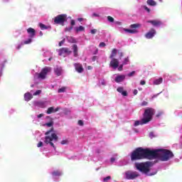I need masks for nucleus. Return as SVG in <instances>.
<instances>
[{"label":"nucleus","mask_w":182,"mask_h":182,"mask_svg":"<svg viewBox=\"0 0 182 182\" xmlns=\"http://www.w3.org/2000/svg\"><path fill=\"white\" fill-rule=\"evenodd\" d=\"M174 157L173 151L168 149H143L141 147L136 149L131 154V160H142L147 159L148 160H154L159 159L161 161H168Z\"/></svg>","instance_id":"obj_1"},{"label":"nucleus","mask_w":182,"mask_h":182,"mask_svg":"<svg viewBox=\"0 0 182 182\" xmlns=\"http://www.w3.org/2000/svg\"><path fill=\"white\" fill-rule=\"evenodd\" d=\"M53 132V127H52L50 130L47 131L45 134L46 135L44 138V143L46 144H50L51 147H53L55 150H56V147L55 146V144H53V140L54 141H58L59 137L55 133L51 134V136H49L50 133Z\"/></svg>","instance_id":"obj_2"},{"label":"nucleus","mask_w":182,"mask_h":182,"mask_svg":"<svg viewBox=\"0 0 182 182\" xmlns=\"http://www.w3.org/2000/svg\"><path fill=\"white\" fill-rule=\"evenodd\" d=\"M151 166L152 164L150 161L135 164L136 170H139L141 173H144V174L150 173V167H151Z\"/></svg>","instance_id":"obj_3"},{"label":"nucleus","mask_w":182,"mask_h":182,"mask_svg":"<svg viewBox=\"0 0 182 182\" xmlns=\"http://www.w3.org/2000/svg\"><path fill=\"white\" fill-rule=\"evenodd\" d=\"M154 113H156V110L150 107L146 108L143 114L142 124L151 122L153 116H154Z\"/></svg>","instance_id":"obj_4"},{"label":"nucleus","mask_w":182,"mask_h":182,"mask_svg":"<svg viewBox=\"0 0 182 182\" xmlns=\"http://www.w3.org/2000/svg\"><path fill=\"white\" fill-rule=\"evenodd\" d=\"M54 23L56 25H61L62 26H64L65 22L68 21V15L66 14H60L55 16L54 18Z\"/></svg>","instance_id":"obj_5"},{"label":"nucleus","mask_w":182,"mask_h":182,"mask_svg":"<svg viewBox=\"0 0 182 182\" xmlns=\"http://www.w3.org/2000/svg\"><path fill=\"white\" fill-rule=\"evenodd\" d=\"M50 70V68H44L41 70L40 73H37V77L38 79H42L43 80L46 78V75H48V73Z\"/></svg>","instance_id":"obj_6"},{"label":"nucleus","mask_w":182,"mask_h":182,"mask_svg":"<svg viewBox=\"0 0 182 182\" xmlns=\"http://www.w3.org/2000/svg\"><path fill=\"white\" fill-rule=\"evenodd\" d=\"M137 177H139V173L136 171L126 173V178H127V180H134V178H137Z\"/></svg>","instance_id":"obj_7"},{"label":"nucleus","mask_w":182,"mask_h":182,"mask_svg":"<svg viewBox=\"0 0 182 182\" xmlns=\"http://www.w3.org/2000/svg\"><path fill=\"white\" fill-rule=\"evenodd\" d=\"M109 66L112 68V69H117V68H119V60L117 58H111Z\"/></svg>","instance_id":"obj_8"},{"label":"nucleus","mask_w":182,"mask_h":182,"mask_svg":"<svg viewBox=\"0 0 182 182\" xmlns=\"http://www.w3.org/2000/svg\"><path fill=\"white\" fill-rule=\"evenodd\" d=\"M72 51L68 48H62L58 50V55L59 56H62L63 55H70Z\"/></svg>","instance_id":"obj_9"},{"label":"nucleus","mask_w":182,"mask_h":182,"mask_svg":"<svg viewBox=\"0 0 182 182\" xmlns=\"http://www.w3.org/2000/svg\"><path fill=\"white\" fill-rule=\"evenodd\" d=\"M155 35L156 30L154 28H151L150 31L145 34V38H146V39H151L154 38Z\"/></svg>","instance_id":"obj_10"},{"label":"nucleus","mask_w":182,"mask_h":182,"mask_svg":"<svg viewBox=\"0 0 182 182\" xmlns=\"http://www.w3.org/2000/svg\"><path fill=\"white\" fill-rule=\"evenodd\" d=\"M74 67L77 73H83V65L80 63H74Z\"/></svg>","instance_id":"obj_11"},{"label":"nucleus","mask_w":182,"mask_h":182,"mask_svg":"<svg viewBox=\"0 0 182 182\" xmlns=\"http://www.w3.org/2000/svg\"><path fill=\"white\" fill-rule=\"evenodd\" d=\"M125 79H126V75H120L115 77L114 81L116 82V83H120L123 82Z\"/></svg>","instance_id":"obj_12"},{"label":"nucleus","mask_w":182,"mask_h":182,"mask_svg":"<svg viewBox=\"0 0 182 182\" xmlns=\"http://www.w3.org/2000/svg\"><path fill=\"white\" fill-rule=\"evenodd\" d=\"M148 23H151L153 26H160L161 25V22L159 20H151L147 21Z\"/></svg>","instance_id":"obj_13"},{"label":"nucleus","mask_w":182,"mask_h":182,"mask_svg":"<svg viewBox=\"0 0 182 182\" xmlns=\"http://www.w3.org/2000/svg\"><path fill=\"white\" fill-rule=\"evenodd\" d=\"M27 33L30 34V38H33L35 35H36V31L32 28H28L27 29Z\"/></svg>","instance_id":"obj_14"},{"label":"nucleus","mask_w":182,"mask_h":182,"mask_svg":"<svg viewBox=\"0 0 182 182\" xmlns=\"http://www.w3.org/2000/svg\"><path fill=\"white\" fill-rule=\"evenodd\" d=\"M117 90L119 93H121L122 96H127V91H124V88H123V87H119Z\"/></svg>","instance_id":"obj_15"},{"label":"nucleus","mask_w":182,"mask_h":182,"mask_svg":"<svg viewBox=\"0 0 182 182\" xmlns=\"http://www.w3.org/2000/svg\"><path fill=\"white\" fill-rule=\"evenodd\" d=\"M33 97V96H32V94L30 92H27L24 95V100H26V102H29V100H31Z\"/></svg>","instance_id":"obj_16"},{"label":"nucleus","mask_w":182,"mask_h":182,"mask_svg":"<svg viewBox=\"0 0 182 182\" xmlns=\"http://www.w3.org/2000/svg\"><path fill=\"white\" fill-rule=\"evenodd\" d=\"M54 72L57 76H60L63 72L62 67H57L54 69Z\"/></svg>","instance_id":"obj_17"},{"label":"nucleus","mask_w":182,"mask_h":182,"mask_svg":"<svg viewBox=\"0 0 182 182\" xmlns=\"http://www.w3.org/2000/svg\"><path fill=\"white\" fill-rule=\"evenodd\" d=\"M146 4H147V5H149V6H157V2H156V1H154V0H147Z\"/></svg>","instance_id":"obj_18"},{"label":"nucleus","mask_w":182,"mask_h":182,"mask_svg":"<svg viewBox=\"0 0 182 182\" xmlns=\"http://www.w3.org/2000/svg\"><path fill=\"white\" fill-rule=\"evenodd\" d=\"M117 55V49L113 48L109 55V59H114V57Z\"/></svg>","instance_id":"obj_19"},{"label":"nucleus","mask_w":182,"mask_h":182,"mask_svg":"<svg viewBox=\"0 0 182 182\" xmlns=\"http://www.w3.org/2000/svg\"><path fill=\"white\" fill-rule=\"evenodd\" d=\"M73 53H74L75 58L77 57V55H78V53H77V45L74 44L73 46Z\"/></svg>","instance_id":"obj_20"},{"label":"nucleus","mask_w":182,"mask_h":182,"mask_svg":"<svg viewBox=\"0 0 182 182\" xmlns=\"http://www.w3.org/2000/svg\"><path fill=\"white\" fill-rule=\"evenodd\" d=\"M161 83H163V78L162 77H159L155 80H154V85H161Z\"/></svg>","instance_id":"obj_21"},{"label":"nucleus","mask_w":182,"mask_h":182,"mask_svg":"<svg viewBox=\"0 0 182 182\" xmlns=\"http://www.w3.org/2000/svg\"><path fill=\"white\" fill-rule=\"evenodd\" d=\"M52 176L53 177H59V176H62V173H60V171H54L52 173Z\"/></svg>","instance_id":"obj_22"},{"label":"nucleus","mask_w":182,"mask_h":182,"mask_svg":"<svg viewBox=\"0 0 182 182\" xmlns=\"http://www.w3.org/2000/svg\"><path fill=\"white\" fill-rule=\"evenodd\" d=\"M75 30L77 32V33L79 32H83V31H85V27L80 26L79 27H75Z\"/></svg>","instance_id":"obj_23"},{"label":"nucleus","mask_w":182,"mask_h":182,"mask_svg":"<svg viewBox=\"0 0 182 182\" xmlns=\"http://www.w3.org/2000/svg\"><path fill=\"white\" fill-rule=\"evenodd\" d=\"M124 31L125 32H128V33H137V30L136 29H129V28H124Z\"/></svg>","instance_id":"obj_24"},{"label":"nucleus","mask_w":182,"mask_h":182,"mask_svg":"<svg viewBox=\"0 0 182 182\" xmlns=\"http://www.w3.org/2000/svg\"><path fill=\"white\" fill-rule=\"evenodd\" d=\"M47 114H52V113H55V108L53 107H49L46 112Z\"/></svg>","instance_id":"obj_25"},{"label":"nucleus","mask_w":182,"mask_h":182,"mask_svg":"<svg viewBox=\"0 0 182 182\" xmlns=\"http://www.w3.org/2000/svg\"><path fill=\"white\" fill-rule=\"evenodd\" d=\"M143 119L141 120V121H136L134 122V126L136 127V126H139V124L141 125H143V124H147V123H143Z\"/></svg>","instance_id":"obj_26"},{"label":"nucleus","mask_w":182,"mask_h":182,"mask_svg":"<svg viewBox=\"0 0 182 182\" xmlns=\"http://www.w3.org/2000/svg\"><path fill=\"white\" fill-rule=\"evenodd\" d=\"M140 26H141L140 23H134V24H132L130 26V28L132 29H136V28H140Z\"/></svg>","instance_id":"obj_27"},{"label":"nucleus","mask_w":182,"mask_h":182,"mask_svg":"<svg viewBox=\"0 0 182 182\" xmlns=\"http://www.w3.org/2000/svg\"><path fill=\"white\" fill-rule=\"evenodd\" d=\"M65 92H66V87H62L58 90V93H65Z\"/></svg>","instance_id":"obj_28"},{"label":"nucleus","mask_w":182,"mask_h":182,"mask_svg":"<svg viewBox=\"0 0 182 182\" xmlns=\"http://www.w3.org/2000/svg\"><path fill=\"white\" fill-rule=\"evenodd\" d=\"M32 43V38H28V40L25 41L23 42L24 45H29V43Z\"/></svg>","instance_id":"obj_29"},{"label":"nucleus","mask_w":182,"mask_h":182,"mask_svg":"<svg viewBox=\"0 0 182 182\" xmlns=\"http://www.w3.org/2000/svg\"><path fill=\"white\" fill-rule=\"evenodd\" d=\"M68 41L70 42V43H76V39H75L73 37H70L68 39Z\"/></svg>","instance_id":"obj_30"},{"label":"nucleus","mask_w":182,"mask_h":182,"mask_svg":"<svg viewBox=\"0 0 182 182\" xmlns=\"http://www.w3.org/2000/svg\"><path fill=\"white\" fill-rule=\"evenodd\" d=\"M39 26H40V28H41V29H48V27H47L45 24H43V23H39Z\"/></svg>","instance_id":"obj_31"},{"label":"nucleus","mask_w":182,"mask_h":182,"mask_svg":"<svg viewBox=\"0 0 182 182\" xmlns=\"http://www.w3.org/2000/svg\"><path fill=\"white\" fill-rule=\"evenodd\" d=\"M44 126H47L48 127H52V126H53V122L46 123Z\"/></svg>","instance_id":"obj_32"},{"label":"nucleus","mask_w":182,"mask_h":182,"mask_svg":"<svg viewBox=\"0 0 182 182\" xmlns=\"http://www.w3.org/2000/svg\"><path fill=\"white\" fill-rule=\"evenodd\" d=\"M107 21H108L109 22L113 23V22H114V18L113 17L110 16H107Z\"/></svg>","instance_id":"obj_33"},{"label":"nucleus","mask_w":182,"mask_h":182,"mask_svg":"<svg viewBox=\"0 0 182 182\" xmlns=\"http://www.w3.org/2000/svg\"><path fill=\"white\" fill-rule=\"evenodd\" d=\"M42 93V90H38L36 92L33 93V96H38Z\"/></svg>","instance_id":"obj_34"},{"label":"nucleus","mask_w":182,"mask_h":182,"mask_svg":"<svg viewBox=\"0 0 182 182\" xmlns=\"http://www.w3.org/2000/svg\"><path fill=\"white\" fill-rule=\"evenodd\" d=\"M142 8H143V9L146 11V12H148V14H150L151 10H150V9L149 7H147V6H143Z\"/></svg>","instance_id":"obj_35"},{"label":"nucleus","mask_w":182,"mask_h":182,"mask_svg":"<svg viewBox=\"0 0 182 182\" xmlns=\"http://www.w3.org/2000/svg\"><path fill=\"white\" fill-rule=\"evenodd\" d=\"M69 141L68 139H64L61 141L60 144L65 145V144H68Z\"/></svg>","instance_id":"obj_36"},{"label":"nucleus","mask_w":182,"mask_h":182,"mask_svg":"<svg viewBox=\"0 0 182 182\" xmlns=\"http://www.w3.org/2000/svg\"><path fill=\"white\" fill-rule=\"evenodd\" d=\"M127 63H129V58H128V57L126 58H124V60L122 64H123V65H127Z\"/></svg>","instance_id":"obj_37"},{"label":"nucleus","mask_w":182,"mask_h":182,"mask_svg":"<svg viewBox=\"0 0 182 182\" xmlns=\"http://www.w3.org/2000/svg\"><path fill=\"white\" fill-rule=\"evenodd\" d=\"M111 178H112L111 176H107V177L104 178L103 181L108 182L109 180H110Z\"/></svg>","instance_id":"obj_38"},{"label":"nucleus","mask_w":182,"mask_h":182,"mask_svg":"<svg viewBox=\"0 0 182 182\" xmlns=\"http://www.w3.org/2000/svg\"><path fill=\"white\" fill-rule=\"evenodd\" d=\"M73 29V26H70L68 28H65V32H70Z\"/></svg>","instance_id":"obj_39"},{"label":"nucleus","mask_w":182,"mask_h":182,"mask_svg":"<svg viewBox=\"0 0 182 182\" xmlns=\"http://www.w3.org/2000/svg\"><path fill=\"white\" fill-rule=\"evenodd\" d=\"M124 64H121L119 66H118V70L119 71V72H122V70H123V65H124Z\"/></svg>","instance_id":"obj_40"},{"label":"nucleus","mask_w":182,"mask_h":182,"mask_svg":"<svg viewBox=\"0 0 182 182\" xmlns=\"http://www.w3.org/2000/svg\"><path fill=\"white\" fill-rule=\"evenodd\" d=\"M99 46L100 48H105V46H106V43L105 42H101Z\"/></svg>","instance_id":"obj_41"},{"label":"nucleus","mask_w":182,"mask_h":182,"mask_svg":"<svg viewBox=\"0 0 182 182\" xmlns=\"http://www.w3.org/2000/svg\"><path fill=\"white\" fill-rule=\"evenodd\" d=\"M134 73H136V71H132L131 73H129L127 76H129V77H132V76H133L134 75Z\"/></svg>","instance_id":"obj_42"},{"label":"nucleus","mask_w":182,"mask_h":182,"mask_svg":"<svg viewBox=\"0 0 182 182\" xmlns=\"http://www.w3.org/2000/svg\"><path fill=\"white\" fill-rule=\"evenodd\" d=\"M147 105H149L147 101H143L141 104V106H147Z\"/></svg>","instance_id":"obj_43"},{"label":"nucleus","mask_w":182,"mask_h":182,"mask_svg":"<svg viewBox=\"0 0 182 182\" xmlns=\"http://www.w3.org/2000/svg\"><path fill=\"white\" fill-rule=\"evenodd\" d=\"M43 146V142L39 141L37 144V147H42Z\"/></svg>","instance_id":"obj_44"},{"label":"nucleus","mask_w":182,"mask_h":182,"mask_svg":"<svg viewBox=\"0 0 182 182\" xmlns=\"http://www.w3.org/2000/svg\"><path fill=\"white\" fill-rule=\"evenodd\" d=\"M91 33L92 35H95V33H96V32H97V30L96 28H94L92 30H91Z\"/></svg>","instance_id":"obj_45"},{"label":"nucleus","mask_w":182,"mask_h":182,"mask_svg":"<svg viewBox=\"0 0 182 182\" xmlns=\"http://www.w3.org/2000/svg\"><path fill=\"white\" fill-rule=\"evenodd\" d=\"M75 24H76V23H75V20H71V21H70L71 26H75Z\"/></svg>","instance_id":"obj_46"},{"label":"nucleus","mask_w":182,"mask_h":182,"mask_svg":"<svg viewBox=\"0 0 182 182\" xmlns=\"http://www.w3.org/2000/svg\"><path fill=\"white\" fill-rule=\"evenodd\" d=\"M96 59H97V56H96V55L92 56V62H96Z\"/></svg>","instance_id":"obj_47"},{"label":"nucleus","mask_w":182,"mask_h":182,"mask_svg":"<svg viewBox=\"0 0 182 182\" xmlns=\"http://www.w3.org/2000/svg\"><path fill=\"white\" fill-rule=\"evenodd\" d=\"M78 124H79V126H83V124H84L83 121L79 120L78 121Z\"/></svg>","instance_id":"obj_48"},{"label":"nucleus","mask_w":182,"mask_h":182,"mask_svg":"<svg viewBox=\"0 0 182 182\" xmlns=\"http://www.w3.org/2000/svg\"><path fill=\"white\" fill-rule=\"evenodd\" d=\"M163 115V112H160L156 114V117H160V116Z\"/></svg>","instance_id":"obj_49"},{"label":"nucleus","mask_w":182,"mask_h":182,"mask_svg":"<svg viewBox=\"0 0 182 182\" xmlns=\"http://www.w3.org/2000/svg\"><path fill=\"white\" fill-rule=\"evenodd\" d=\"M63 43H65V40L60 41L58 45H59V46H62V45H63Z\"/></svg>","instance_id":"obj_50"},{"label":"nucleus","mask_w":182,"mask_h":182,"mask_svg":"<svg viewBox=\"0 0 182 182\" xmlns=\"http://www.w3.org/2000/svg\"><path fill=\"white\" fill-rule=\"evenodd\" d=\"M140 85H141V86L146 85V81H144V80H141Z\"/></svg>","instance_id":"obj_51"},{"label":"nucleus","mask_w":182,"mask_h":182,"mask_svg":"<svg viewBox=\"0 0 182 182\" xmlns=\"http://www.w3.org/2000/svg\"><path fill=\"white\" fill-rule=\"evenodd\" d=\"M59 110H60V107H58L54 109V113H56V112H59Z\"/></svg>","instance_id":"obj_52"},{"label":"nucleus","mask_w":182,"mask_h":182,"mask_svg":"<svg viewBox=\"0 0 182 182\" xmlns=\"http://www.w3.org/2000/svg\"><path fill=\"white\" fill-rule=\"evenodd\" d=\"M134 95L136 96V95H137V93H139V92L137 91V90H134Z\"/></svg>","instance_id":"obj_53"},{"label":"nucleus","mask_w":182,"mask_h":182,"mask_svg":"<svg viewBox=\"0 0 182 182\" xmlns=\"http://www.w3.org/2000/svg\"><path fill=\"white\" fill-rule=\"evenodd\" d=\"M38 119H41V117H43V114H40L37 116Z\"/></svg>","instance_id":"obj_54"},{"label":"nucleus","mask_w":182,"mask_h":182,"mask_svg":"<svg viewBox=\"0 0 182 182\" xmlns=\"http://www.w3.org/2000/svg\"><path fill=\"white\" fill-rule=\"evenodd\" d=\"M115 161H116V159L114 158H111L110 159L111 163H114Z\"/></svg>","instance_id":"obj_55"},{"label":"nucleus","mask_w":182,"mask_h":182,"mask_svg":"<svg viewBox=\"0 0 182 182\" xmlns=\"http://www.w3.org/2000/svg\"><path fill=\"white\" fill-rule=\"evenodd\" d=\"M101 85H102V86H106V82H105V80H102L101 82Z\"/></svg>","instance_id":"obj_56"},{"label":"nucleus","mask_w":182,"mask_h":182,"mask_svg":"<svg viewBox=\"0 0 182 182\" xmlns=\"http://www.w3.org/2000/svg\"><path fill=\"white\" fill-rule=\"evenodd\" d=\"M119 58H120V59H122V58H123V53H119Z\"/></svg>","instance_id":"obj_57"},{"label":"nucleus","mask_w":182,"mask_h":182,"mask_svg":"<svg viewBox=\"0 0 182 182\" xmlns=\"http://www.w3.org/2000/svg\"><path fill=\"white\" fill-rule=\"evenodd\" d=\"M149 136H150V137H154V135L153 132H151L149 134Z\"/></svg>","instance_id":"obj_58"},{"label":"nucleus","mask_w":182,"mask_h":182,"mask_svg":"<svg viewBox=\"0 0 182 182\" xmlns=\"http://www.w3.org/2000/svg\"><path fill=\"white\" fill-rule=\"evenodd\" d=\"M97 52H99V50L97 48L96 50L94 53V55H96L97 53Z\"/></svg>","instance_id":"obj_59"},{"label":"nucleus","mask_w":182,"mask_h":182,"mask_svg":"<svg viewBox=\"0 0 182 182\" xmlns=\"http://www.w3.org/2000/svg\"><path fill=\"white\" fill-rule=\"evenodd\" d=\"M77 20L79 21V22H82V21H83V18H79Z\"/></svg>","instance_id":"obj_60"},{"label":"nucleus","mask_w":182,"mask_h":182,"mask_svg":"<svg viewBox=\"0 0 182 182\" xmlns=\"http://www.w3.org/2000/svg\"><path fill=\"white\" fill-rule=\"evenodd\" d=\"M92 15H93L94 16H99V14H96V13H94Z\"/></svg>","instance_id":"obj_61"},{"label":"nucleus","mask_w":182,"mask_h":182,"mask_svg":"<svg viewBox=\"0 0 182 182\" xmlns=\"http://www.w3.org/2000/svg\"><path fill=\"white\" fill-rule=\"evenodd\" d=\"M87 69H88L89 70H92V66H88V67H87Z\"/></svg>","instance_id":"obj_62"},{"label":"nucleus","mask_w":182,"mask_h":182,"mask_svg":"<svg viewBox=\"0 0 182 182\" xmlns=\"http://www.w3.org/2000/svg\"><path fill=\"white\" fill-rule=\"evenodd\" d=\"M157 172H155V173H151V174H149V176H154V174H156Z\"/></svg>","instance_id":"obj_63"},{"label":"nucleus","mask_w":182,"mask_h":182,"mask_svg":"<svg viewBox=\"0 0 182 182\" xmlns=\"http://www.w3.org/2000/svg\"><path fill=\"white\" fill-rule=\"evenodd\" d=\"M40 35L41 36H42L43 35V33H42V31H40Z\"/></svg>","instance_id":"obj_64"}]
</instances>
